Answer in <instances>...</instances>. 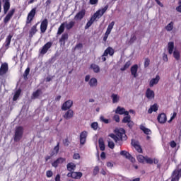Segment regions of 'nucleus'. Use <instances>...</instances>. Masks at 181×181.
Returning <instances> with one entry per match:
<instances>
[{
	"instance_id": "9b49d317",
	"label": "nucleus",
	"mask_w": 181,
	"mask_h": 181,
	"mask_svg": "<svg viewBox=\"0 0 181 181\" xmlns=\"http://www.w3.org/2000/svg\"><path fill=\"white\" fill-rule=\"evenodd\" d=\"M15 13V8L11 9L8 14L6 16V17L4 19V23H8L11 19H12V16H13V14Z\"/></svg>"
},
{
	"instance_id": "8fccbe9b",
	"label": "nucleus",
	"mask_w": 181,
	"mask_h": 181,
	"mask_svg": "<svg viewBox=\"0 0 181 181\" xmlns=\"http://www.w3.org/2000/svg\"><path fill=\"white\" fill-rule=\"evenodd\" d=\"M135 40H136V36H135V35H132L129 43L132 44L134 42H135Z\"/></svg>"
},
{
	"instance_id": "0e129e2a",
	"label": "nucleus",
	"mask_w": 181,
	"mask_h": 181,
	"mask_svg": "<svg viewBox=\"0 0 181 181\" xmlns=\"http://www.w3.org/2000/svg\"><path fill=\"white\" fill-rule=\"evenodd\" d=\"M163 60L164 61V62H168V54H166L165 53H164L163 54Z\"/></svg>"
},
{
	"instance_id": "0eeeda50",
	"label": "nucleus",
	"mask_w": 181,
	"mask_h": 181,
	"mask_svg": "<svg viewBox=\"0 0 181 181\" xmlns=\"http://www.w3.org/2000/svg\"><path fill=\"white\" fill-rule=\"evenodd\" d=\"M71 107H73V100H68L62 105V111H67V110H70Z\"/></svg>"
},
{
	"instance_id": "a211bd4d",
	"label": "nucleus",
	"mask_w": 181,
	"mask_h": 181,
	"mask_svg": "<svg viewBox=\"0 0 181 181\" xmlns=\"http://www.w3.org/2000/svg\"><path fill=\"white\" fill-rule=\"evenodd\" d=\"M87 139V132H82L80 135V144L84 145Z\"/></svg>"
},
{
	"instance_id": "f257e3e1",
	"label": "nucleus",
	"mask_w": 181,
	"mask_h": 181,
	"mask_svg": "<svg viewBox=\"0 0 181 181\" xmlns=\"http://www.w3.org/2000/svg\"><path fill=\"white\" fill-rule=\"evenodd\" d=\"M115 134H111L109 136L118 145H122V141H127V134H125V130L124 129H116Z\"/></svg>"
},
{
	"instance_id": "f704fd0d",
	"label": "nucleus",
	"mask_w": 181,
	"mask_h": 181,
	"mask_svg": "<svg viewBox=\"0 0 181 181\" xmlns=\"http://www.w3.org/2000/svg\"><path fill=\"white\" fill-rule=\"evenodd\" d=\"M82 177H83V173L81 172L73 171V179H81Z\"/></svg>"
},
{
	"instance_id": "4d7b16f0",
	"label": "nucleus",
	"mask_w": 181,
	"mask_h": 181,
	"mask_svg": "<svg viewBox=\"0 0 181 181\" xmlns=\"http://www.w3.org/2000/svg\"><path fill=\"white\" fill-rule=\"evenodd\" d=\"M89 4L90 5H97V4H98V0H90Z\"/></svg>"
},
{
	"instance_id": "680f3d73",
	"label": "nucleus",
	"mask_w": 181,
	"mask_h": 181,
	"mask_svg": "<svg viewBox=\"0 0 181 181\" xmlns=\"http://www.w3.org/2000/svg\"><path fill=\"white\" fill-rule=\"evenodd\" d=\"M90 80H91L90 75H86V77H85L86 83H89Z\"/></svg>"
},
{
	"instance_id": "338daca9",
	"label": "nucleus",
	"mask_w": 181,
	"mask_h": 181,
	"mask_svg": "<svg viewBox=\"0 0 181 181\" xmlns=\"http://www.w3.org/2000/svg\"><path fill=\"white\" fill-rule=\"evenodd\" d=\"M177 12H180L181 13V5H179L177 7H176Z\"/></svg>"
},
{
	"instance_id": "473e14b6",
	"label": "nucleus",
	"mask_w": 181,
	"mask_h": 181,
	"mask_svg": "<svg viewBox=\"0 0 181 181\" xmlns=\"http://www.w3.org/2000/svg\"><path fill=\"white\" fill-rule=\"evenodd\" d=\"M59 149H60V143H57V146L54 148V151L51 153L52 156H54V155H57L59 153Z\"/></svg>"
},
{
	"instance_id": "72a5a7b5",
	"label": "nucleus",
	"mask_w": 181,
	"mask_h": 181,
	"mask_svg": "<svg viewBox=\"0 0 181 181\" xmlns=\"http://www.w3.org/2000/svg\"><path fill=\"white\" fill-rule=\"evenodd\" d=\"M67 170L69 172H73V170H76V164L74 163H69L67 164Z\"/></svg>"
},
{
	"instance_id": "6e6552de",
	"label": "nucleus",
	"mask_w": 181,
	"mask_h": 181,
	"mask_svg": "<svg viewBox=\"0 0 181 181\" xmlns=\"http://www.w3.org/2000/svg\"><path fill=\"white\" fill-rule=\"evenodd\" d=\"M35 15H36V8H33L30 12L28 13L27 17V21L26 23H30L32 21H33V18H35Z\"/></svg>"
},
{
	"instance_id": "052dcab7",
	"label": "nucleus",
	"mask_w": 181,
	"mask_h": 181,
	"mask_svg": "<svg viewBox=\"0 0 181 181\" xmlns=\"http://www.w3.org/2000/svg\"><path fill=\"white\" fill-rule=\"evenodd\" d=\"M113 119H115L116 122H119V115H115L113 117Z\"/></svg>"
},
{
	"instance_id": "de8ad7c7",
	"label": "nucleus",
	"mask_w": 181,
	"mask_h": 181,
	"mask_svg": "<svg viewBox=\"0 0 181 181\" xmlns=\"http://www.w3.org/2000/svg\"><path fill=\"white\" fill-rule=\"evenodd\" d=\"M146 157H144L142 155H139L137 156V160L140 163H144V162H145V159Z\"/></svg>"
},
{
	"instance_id": "58836bf2",
	"label": "nucleus",
	"mask_w": 181,
	"mask_h": 181,
	"mask_svg": "<svg viewBox=\"0 0 181 181\" xmlns=\"http://www.w3.org/2000/svg\"><path fill=\"white\" fill-rule=\"evenodd\" d=\"M173 26L174 23L171 21L167 25V26H165V30H167V32H172V30H173Z\"/></svg>"
},
{
	"instance_id": "423d86ee",
	"label": "nucleus",
	"mask_w": 181,
	"mask_h": 181,
	"mask_svg": "<svg viewBox=\"0 0 181 181\" xmlns=\"http://www.w3.org/2000/svg\"><path fill=\"white\" fill-rule=\"evenodd\" d=\"M122 122L123 124H127L129 128H132L134 127V122L131 120V116H129V115L123 118Z\"/></svg>"
},
{
	"instance_id": "49530a36",
	"label": "nucleus",
	"mask_w": 181,
	"mask_h": 181,
	"mask_svg": "<svg viewBox=\"0 0 181 181\" xmlns=\"http://www.w3.org/2000/svg\"><path fill=\"white\" fill-rule=\"evenodd\" d=\"M107 142L109 148H110V149H114V148L115 147L114 141H112V140H111L110 139H107Z\"/></svg>"
},
{
	"instance_id": "bf43d9fd",
	"label": "nucleus",
	"mask_w": 181,
	"mask_h": 181,
	"mask_svg": "<svg viewBox=\"0 0 181 181\" xmlns=\"http://www.w3.org/2000/svg\"><path fill=\"white\" fill-rule=\"evenodd\" d=\"M73 158L74 159H76V160L80 159V154L78 153H76L74 154Z\"/></svg>"
},
{
	"instance_id": "f3484780",
	"label": "nucleus",
	"mask_w": 181,
	"mask_h": 181,
	"mask_svg": "<svg viewBox=\"0 0 181 181\" xmlns=\"http://www.w3.org/2000/svg\"><path fill=\"white\" fill-rule=\"evenodd\" d=\"M157 119H158V122H160V124H165V122H166V121L168 119L166 117V114L161 113V114L158 115Z\"/></svg>"
},
{
	"instance_id": "69168bd1",
	"label": "nucleus",
	"mask_w": 181,
	"mask_h": 181,
	"mask_svg": "<svg viewBox=\"0 0 181 181\" xmlns=\"http://www.w3.org/2000/svg\"><path fill=\"white\" fill-rule=\"evenodd\" d=\"M171 148H175L176 147V142H175L174 141H171L170 144Z\"/></svg>"
},
{
	"instance_id": "4468645a",
	"label": "nucleus",
	"mask_w": 181,
	"mask_h": 181,
	"mask_svg": "<svg viewBox=\"0 0 181 181\" xmlns=\"http://www.w3.org/2000/svg\"><path fill=\"white\" fill-rule=\"evenodd\" d=\"M130 71L132 73V76L136 78L138 77V64H134L131 67Z\"/></svg>"
},
{
	"instance_id": "6e6d98bb",
	"label": "nucleus",
	"mask_w": 181,
	"mask_h": 181,
	"mask_svg": "<svg viewBox=\"0 0 181 181\" xmlns=\"http://www.w3.org/2000/svg\"><path fill=\"white\" fill-rule=\"evenodd\" d=\"M149 63H151L149 59L146 58L144 61V67H148V66H149Z\"/></svg>"
},
{
	"instance_id": "79ce46f5",
	"label": "nucleus",
	"mask_w": 181,
	"mask_h": 181,
	"mask_svg": "<svg viewBox=\"0 0 181 181\" xmlns=\"http://www.w3.org/2000/svg\"><path fill=\"white\" fill-rule=\"evenodd\" d=\"M115 25V22L112 21L109 25L107 26L106 32L111 33V30L114 28V25Z\"/></svg>"
},
{
	"instance_id": "864d4df0",
	"label": "nucleus",
	"mask_w": 181,
	"mask_h": 181,
	"mask_svg": "<svg viewBox=\"0 0 181 181\" xmlns=\"http://www.w3.org/2000/svg\"><path fill=\"white\" fill-rule=\"evenodd\" d=\"M176 115H177V113H176V112H174L173 114L171 115V117H170V120L168 121V122L173 121V119H175V118H176Z\"/></svg>"
},
{
	"instance_id": "f8f14e48",
	"label": "nucleus",
	"mask_w": 181,
	"mask_h": 181,
	"mask_svg": "<svg viewBox=\"0 0 181 181\" xmlns=\"http://www.w3.org/2000/svg\"><path fill=\"white\" fill-rule=\"evenodd\" d=\"M12 37H13V35L12 34H10L6 38V41H5L4 44L5 50H8V49H9V46L11 45V41L12 40Z\"/></svg>"
},
{
	"instance_id": "5fc2aeb1",
	"label": "nucleus",
	"mask_w": 181,
	"mask_h": 181,
	"mask_svg": "<svg viewBox=\"0 0 181 181\" xmlns=\"http://www.w3.org/2000/svg\"><path fill=\"white\" fill-rule=\"evenodd\" d=\"M46 176L47 177H52L53 176V172L52 170H47L46 172Z\"/></svg>"
},
{
	"instance_id": "7ed1b4c3",
	"label": "nucleus",
	"mask_w": 181,
	"mask_h": 181,
	"mask_svg": "<svg viewBox=\"0 0 181 181\" xmlns=\"http://www.w3.org/2000/svg\"><path fill=\"white\" fill-rule=\"evenodd\" d=\"M23 136V127L19 126L16 128L14 141L15 142H19Z\"/></svg>"
},
{
	"instance_id": "6ab92c4d",
	"label": "nucleus",
	"mask_w": 181,
	"mask_h": 181,
	"mask_svg": "<svg viewBox=\"0 0 181 181\" xmlns=\"http://www.w3.org/2000/svg\"><path fill=\"white\" fill-rule=\"evenodd\" d=\"M86 15V11L84 10H82L79 11L74 17V19L76 21H81L84 18Z\"/></svg>"
},
{
	"instance_id": "bb28decb",
	"label": "nucleus",
	"mask_w": 181,
	"mask_h": 181,
	"mask_svg": "<svg viewBox=\"0 0 181 181\" xmlns=\"http://www.w3.org/2000/svg\"><path fill=\"white\" fill-rule=\"evenodd\" d=\"M174 49H175V43L173 42H168V50L169 54H172V53H173Z\"/></svg>"
},
{
	"instance_id": "7c9ffc66",
	"label": "nucleus",
	"mask_w": 181,
	"mask_h": 181,
	"mask_svg": "<svg viewBox=\"0 0 181 181\" xmlns=\"http://www.w3.org/2000/svg\"><path fill=\"white\" fill-rule=\"evenodd\" d=\"M111 98L112 100L113 104H117V103L119 101V95H118L117 94H115V93L112 94Z\"/></svg>"
},
{
	"instance_id": "b1692460",
	"label": "nucleus",
	"mask_w": 181,
	"mask_h": 181,
	"mask_svg": "<svg viewBox=\"0 0 181 181\" xmlns=\"http://www.w3.org/2000/svg\"><path fill=\"white\" fill-rule=\"evenodd\" d=\"M64 160H66V159H64L63 158H59L57 160L54 161L52 163V165L54 168H57V166H59V164L63 163V162H64Z\"/></svg>"
},
{
	"instance_id": "39448f33",
	"label": "nucleus",
	"mask_w": 181,
	"mask_h": 181,
	"mask_svg": "<svg viewBox=\"0 0 181 181\" xmlns=\"http://www.w3.org/2000/svg\"><path fill=\"white\" fill-rule=\"evenodd\" d=\"M120 155L122 156H124L126 159H128L130 160L132 163H134L135 162V158L132 156L129 153H128L127 151H120Z\"/></svg>"
},
{
	"instance_id": "a878e982",
	"label": "nucleus",
	"mask_w": 181,
	"mask_h": 181,
	"mask_svg": "<svg viewBox=\"0 0 181 181\" xmlns=\"http://www.w3.org/2000/svg\"><path fill=\"white\" fill-rule=\"evenodd\" d=\"M158 104L155 103L154 105H151L148 110V114H152L153 112H156L158 111Z\"/></svg>"
},
{
	"instance_id": "20e7f679",
	"label": "nucleus",
	"mask_w": 181,
	"mask_h": 181,
	"mask_svg": "<svg viewBox=\"0 0 181 181\" xmlns=\"http://www.w3.org/2000/svg\"><path fill=\"white\" fill-rule=\"evenodd\" d=\"M52 46H53L52 42H48L45 44L44 46H42V47L39 49L40 54H42V56L46 54Z\"/></svg>"
},
{
	"instance_id": "dca6fc26",
	"label": "nucleus",
	"mask_w": 181,
	"mask_h": 181,
	"mask_svg": "<svg viewBox=\"0 0 181 181\" xmlns=\"http://www.w3.org/2000/svg\"><path fill=\"white\" fill-rule=\"evenodd\" d=\"M8 73V64L4 63L2 64L0 67V76H4V74H6Z\"/></svg>"
},
{
	"instance_id": "c9c22d12",
	"label": "nucleus",
	"mask_w": 181,
	"mask_h": 181,
	"mask_svg": "<svg viewBox=\"0 0 181 181\" xmlns=\"http://www.w3.org/2000/svg\"><path fill=\"white\" fill-rule=\"evenodd\" d=\"M90 69L93 70L94 73H100V66L95 64H92Z\"/></svg>"
},
{
	"instance_id": "e2e57ef3",
	"label": "nucleus",
	"mask_w": 181,
	"mask_h": 181,
	"mask_svg": "<svg viewBox=\"0 0 181 181\" xmlns=\"http://www.w3.org/2000/svg\"><path fill=\"white\" fill-rule=\"evenodd\" d=\"M75 49H83V44L79 43V44L76 45L75 47Z\"/></svg>"
},
{
	"instance_id": "c756f323",
	"label": "nucleus",
	"mask_w": 181,
	"mask_h": 181,
	"mask_svg": "<svg viewBox=\"0 0 181 181\" xmlns=\"http://www.w3.org/2000/svg\"><path fill=\"white\" fill-rule=\"evenodd\" d=\"M132 144L135 148L136 151H137V152L141 153L142 148H141V146H139L136 141H132Z\"/></svg>"
},
{
	"instance_id": "4c0bfd02",
	"label": "nucleus",
	"mask_w": 181,
	"mask_h": 181,
	"mask_svg": "<svg viewBox=\"0 0 181 181\" xmlns=\"http://www.w3.org/2000/svg\"><path fill=\"white\" fill-rule=\"evenodd\" d=\"M98 142L100 151H105V144H104V140H103V139H99Z\"/></svg>"
},
{
	"instance_id": "aec40b11",
	"label": "nucleus",
	"mask_w": 181,
	"mask_h": 181,
	"mask_svg": "<svg viewBox=\"0 0 181 181\" xmlns=\"http://www.w3.org/2000/svg\"><path fill=\"white\" fill-rule=\"evenodd\" d=\"M3 2H4V13H8V11H9V8H11V3H9V0H2Z\"/></svg>"
},
{
	"instance_id": "cd10ccee",
	"label": "nucleus",
	"mask_w": 181,
	"mask_h": 181,
	"mask_svg": "<svg viewBox=\"0 0 181 181\" xmlns=\"http://www.w3.org/2000/svg\"><path fill=\"white\" fill-rule=\"evenodd\" d=\"M173 56L174 57V59H175V60H177V62H179V60H180V51L177 50V49H175L174 52H173Z\"/></svg>"
},
{
	"instance_id": "37998d69",
	"label": "nucleus",
	"mask_w": 181,
	"mask_h": 181,
	"mask_svg": "<svg viewBox=\"0 0 181 181\" xmlns=\"http://www.w3.org/2000/svg\"><path fill=\"white\" fill-rule=\"evenodd\" d=\"M64 26H65L64 23L61 24V25L58 28L57 35H62V33H63V32H64Z\"/></svg>"
},
{
	"instance_id": "2eb2a0df",
	"label": "nucleus",
	"mask_w": 181,
	"mask_h": 181,
	"mask_svg": "<svg viewBox=\"0 0 181 181\" xmlns=\"http://www.w3.org/2000/svg\"><path fill=\"white\" fill-rule=\"evenodd\" d=\"M159 80H160V76H159V75H156L155 78H153L149 82L150 87H153L154 86H156V84L159 83Z\"/></svg>"
},
{
	"instance_id": "9d476101",
	"label": "nucleus",
	"mask_w": 181,
	"mask_h": 181,
	"mask_svg": "<svg viewBox=\"0 0 181 181\" xmlns=\"http://www.w3.org/2000/svg\"><path fill=\"white\" fill-rule=\"evenodd\" d=\"M115 114H119V115H129V112L126 111L125 108L118 106L115 110Z\"/></svg>"
},
{
	"instance_id": "4be33fe9",
	"label": "nucleus",
	"mask_w": 181,
	"mask_h": 181,
	"mask_svg": "<svg viewBox=\"0 0 181 181\" xmlns=\"http://www.w3.org/2000/svg\"><path fill=\"white\" fill-rule=\"evenodd\" d=\"M74 115V112L72 110H69L66 113L63 115L65 119H70V118H73Z\"/></svg>"
},
{
	"instance_id": "1a4fd4ad",
	"label": "nucleus",
	"mask_w": 181,
	"mask_h": 181,
	"mask_svg": "<svg viewBox=\"0 0 181 181\" xmlns=\"http://www.w3.org/2000/svg\"><path fill=\"white\" fill-rule=\"evenodd\" d=\"M49 25V21H47V18L44 19L42 22H41V25H40V31L41 33H45V32H46V30H47V26Z\"/></svg>"
},
{
	"instance_id": "2f4dec72",
	"label": "nucleus",
	"mask_w": 181,
	"mask_h": 181,
	"mask_svg": "<svg viewBox=\"0 0 181 181\" xmlns=\"http://www.w3.org/2000/svg\"><path fill=\"white\" fill-rule=\"evenodd\" d=\"M144 162H146V163H149L150 165H152V163H158V160L156 159H152L149 157H146Z\"/></svg>"
},
{
	"instance_id": "ddd939ff",
	"label": "nucleus",
	"mask_w": 181,
	"mask_h": 181,
	"mask_svg": "<svg viewBox=\"0 0 181 181\" xmlns=\"http://www.w3.org/2000/svg\"><path fill=\"white\" fill-rule=\"evenodd\" d=\"M146 97L148 100H153L155 98V92L151 88H148L146 91Z\"/></svg>"
},
{
	"instance_id": "09e8293b",
	"label": "nucleus",
	"mask_w": 181,
	"mask_h": 181,
	"mask_svg": "<svg viewBox=\"0 0 181 181\" xmlns=\"http://www.w3.org/2000/svg\"><path fill=\"white\" fill-rule=\"evenodd\" d=\"M99 172H100V168H98V166H95L93 169V175L97 176Z\"/></svg>"
},
{
	"instance_id": "412c9836",
	"label": "nucleus",
	"mask_w": 181,
	"mask_h": 181,
	"mask_svg": "<svg viewBox=\"0 0 181 181\" xmlns=\"http://www.w3.org/2000/svg\"><path fill=\"white\" fill-rule=\"evenodd\" d=\"M114 53H115V51H114V49H112V47H107L104 53H103V56H114Z\"/></svg>"
},
{
	"instance_id": "ea45409f",
	"label": "nucleus",
	"mask_w": 181,
	"mask_h": 181,
	"mask_svg": "<svg viewBox=\"0 0 181 181\" xmlns=\"http://www.w3.org/2000/svg\"><path fill=\"white\" fill-rule=\"evenodd\" d=\"M42 94V90H37L35 92L33 93L32 99L35 100L39 97Z\"/></svg>"
},
{
	"instance_id": "13d9d810",
	"label": "nucleus",
	"mask_w": 181,
	"mask_h": 181,
	"mask_svg": "<svg viewBox=\"0 0 181 181\" xmlns=\"http://www.w3.org/2000/svg\"><path fill=\"white\" fill-rule=\"evenodd\" d=\"M30 71V69L27 68L24 72V77H28V76H29Z\"/></svg>"
},
{
	"instance_id": "f03ea898",
	"label": "nucleus",
	"mask_w": 181,
	"mask_h": 181,
	"mask_svg": "<svg viewBox=\"0 0 181 181\" xmlns=\"http://www.w3.org/2000/svg\"><path fill=\"white\" fill-rule=\"evenodd\" d=\"M107 9H108V5H106L104 8L98 10L90 18V21H88L85 26V29H88L97 19H100L103 15H104L105 12H107Z\"/></svg>"
},
{
	"instance_id": "5701e85b",
	"label": "nucleus",
	"mask_w": 181,
	"mask_h": 181,
	"mask_svg": "<svg viewBox=\"0 0 181 181\" xmlns=\"http://www.w3.org/2000/svg\"><path fill=\"white\" fill-rule=\"evenodd\" d=\"M88 85L90 86V87H91V88L94 87H97V86H98V81H97V78H90L88 82Z\"/></svg>"
},
{
	"instance_id": "3c124183",
	"label": "nucleus",
	"mask_w": 181,
	"mask_h": 181,
	"mask_svg": "<svg viewBox=\"0 0 181 181\" xmlns=\"http://www.w3.org/2000/svg\"><path fill=\"white\" fill-rule=\"evenodd\" d=\"M91 128H93V129L97 130V129L98 128V123L97 122L92 123Z\"/></svg>"
},
{
	"instance_id": "603ef678",
	"label": "nucleus",
	"mask_w": 181,
	"mask_h": 181,
	"mask_svg": "<svg viewBox=\"0 0 181 181\" xmlns=\"http://www.w3.org/2000/svg\"><path fill=\"white\" fill-rule=\"evenodd\" d=\"M100 120L105 124H108L110 122V120L108 119L104 118V116L100 117Z\"/></svg>"
},
{
	"instance_id": "e433bc0d",
	"label": "nucleus",
	"mask_w": 181,
	"mask_h": 181,
	"mask_svg": "<svg viewBox=\"0 0 181 181\" xmlns=\"http://www.w3.org/2000/svg\"><path fill=\"white\" fill-rule=\"evenodd\" d=\"M67 39H69V34L68 33H64L62 35V37L59 40V42H61V43H63L64 45V43H66V41L67 40Z\"/></svg>"
},
{
	"instance_id": "a18cd8bd",
	"label": "nucleus",
	"mask_w": 181,
	"mask_h": 181,
	"mask_svg": "<svg viewBox=\"0 0 181 181\" xmlns=\"http://www.w3.org/2000/svg\"><path fill=\"white\" fill-rule=\"evenodd\" d=\"M129 66H131L130 61L126 62L125 64L124 65V66L120 69L121 71H125V70H127V69L129 68Z\"/></svg>"
},
{
	"instance_id": "774afa93",
	"label": "nucleus",
	"mask_w": 181,
	"mask_h": 181,
	"mask_svg": "<svg viewBox=\"0 0 181 181\" xmlns=\"http://www.w3.org/2000/svg\"><path fill=\"white\" fill-rule=\"evenodd\" d=\"M55 181H61L60 180V175L57 174L55 177Z\"/></svg>"
},
{
	"instance_id": "a19ab883",
	"label": "nucleus",
	"mask_w": 181,
	"mask_h": 181,
	"mask_svg": "<svg viewBox=\"0 0 181 181\" xmlns=\"http://www.w3.org/2000/svg\"><path fill=\"white\" fill-rule=\"evenodd\" d=\"M21 93H22V90L21 89H18L16 91L14 96L13 98V101H16V100L19 98V95H21Z\"/></svg>"
},
{
	"instance_id": "c85d7f7f",
	"label": "nucleus",
	"mask_w": 181,
	"mask_h": 181,
	"mask_svg": "<svg viewBox=\"0 0 181 181\" xmlns=\"http://www.w3.org/2000/svg\"><path fill=\"white\" fill-rule=\"evenodd\" d=\"M140 129L143 131V132L146 134V135H151V134H152L151 129L145 127V126H144L143 124L140 125Z\"/></svg>"
},
{
	"instance_id": "c03bdc74",
	"label": "nucleus",
	"mask_w": 181,
	"mask_h": 181,
	"mask_svg": "<svg viewBox=\"0 0 181 181\" xmlns=\"http://www.w3.org/2000/svg\"><path fill=\"white\" fill-rule=\"evenodd\" d=\"M75 23H76L74 21H71L65 25V28L67 29V30H70V29L74 26Z\"/></svg>"
},
{
	"instance_id": "393cba45",
	"label": "nucleus",
	"mask_w": 181,
	"mask_h": 181,
	"mask_svg": "<svg viewBox=\"0 0 181 181\" xmlns=\"http://www.w3.org/2000/svg\"><path fill=\"white\" fill-rule=\"evenodd\" d=\"M36 32H37V24H35L31 28L30 30V37H33V36L36 34Z\"/></svg>"
}]
</instances>
